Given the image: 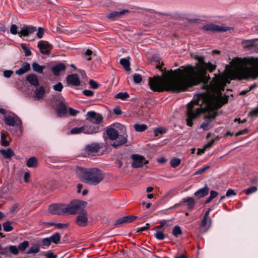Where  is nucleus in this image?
I'll return each instance as SVG.
<instances>
[{"instance_id":"nucleus-1","label":"nucleus","mask_w":258,"mask_h":258,"mask_svg":"<svg viewBox=\"0 0 258 258\" xmlns=\"http://www.w3.org/2000/svg\"><path fill=\"white\" fill-rule=\"evenodd\" d=\"M194 58L198 60L195 67L182 66L174 71H166L165 68L163 69L162 66L157 64L156 68L162 72V76H155L150 78L149 80L150 88L159 92L164 91L184 92L201 82L204 84L207 92L195 96L187 104L186 124L189 126H192V120L204 112H208L205 119L215 118L217 115L215 110L228 101V97L223 99L222 93L226 84L229 83L228 80L220 74L215 75L208 85L211 78L207 75V71L213 72L216 65L205 62L204 56L196 55Z\"/></svg>"},{"instance_id":"nucleus-2","label":"nucleus","mask_w":258,"mask_h":258,"mask_svg":"<svg viewBox=\"0 0 258 258\" xmlns=\"http://www.w3.org/2000/svg\"><path fill=\"white\" fill-rule=\"evenodd\" d=\"M233 80H253L258 78V58L253 57L240 59L231 73Z\"/></svg>"},{"instance_id":"nucleus-3","label":"nucleus","mask_w":258,"mask_h":258,"mask_svg":"<svg viewBox=\"0 0 258 258\" xmlns=\"http://www.w3.org/2000/svg\"><path fill=\"white\" fill-rule=\"evenodd\" d=\"M106 133L110 140L115 141L111 144L115 148L127 142L126 128L124 125L119 123L113 124L106 130Z\"/></svg>"},{"instance_id":"nucleus-4","label":"nucleus","mask_w":258,"mask_h":258,"mask_svg":"<svg viewBox=\"0 0 258 258\" xmlns=\"http://www.w3.org/2000/svg\"><path fill=\"white\" fill-rule=\"evenodd\" d=\"M104 178L103 172L98 168H91L84 171L82 178L84 182L90 185H96Z\"/></svg>"},{"instance_id":"nucleus-5","label":"nucleus","mask_w":258,"mask_h":258,"mask_svg":"<svg viewBox=\"0 0 258 258\" xmlns=\"http://www.w3.org/2000/svg\"><path fill=\"white\" fill-rule=\"evenodd\" d=\"M85 201L80 200H75L71 202L69 204L65 205L66 214H75L77 213H80L81 210H84L83 208L87 205Z\"/></svg>"},{"instance_id":"nucleus-6","label":"nucleus","mask_w":258,"mask_h":258,"mask_svg":"<svg viewBox=\"0 0 258 258\" xmlns=\"http://www.w3.org/2000/svg\"><path fill=\"white\" fill-rule=\"evenodd\" d=\"M100 131V128L99 126L84 125L81 127H75L72 128L70 131V134L72 135L80 134L81 133L93 134L97 133Z\"/></svg>"},{"instance_id":"nucleus-7","label":"nucleus","mask_w":258,"mask_h":258,"mask_svg":"<svg viewBox=\"0 0 258 258\" xmlns=\"http://www.w3.org/2000/svg\"><path fill=\"white\" fill-rule=\"evenodd\" d=\"M5 123L9 126H18L21 129L22 127V121L20 118L14 114H7L4 116Z\"/></svg>"},{"instance_id":"nucleus-8","label":"nucleus","mask_w":258,"mask_h":258,"mask_svg":"<svg viewBox=\"0 0 258 258\" xmlns=\"http://www.w3.org/2000/svg\"><path fill=\"white\" fill-rule=\"evenodd\" d=\"M202 29L206 31L222 32L229 31L231 29V28L224 25H218L214 24H208L204 25Z\"/></svg>"},{"instance_id":"nucleus-9","label":"nucleus","mask_w":258,"mask_h":258,"mask_svg":"<svg viewBox=\"0 0 258 258\" xmlns=\"http://www.w3.org/2000/svg\"><path fill=\"white\" fill-rule=\"evenodd\" d=\"M241 44L246 50L258 52V38L243 40Z\"/></svg>"},{"instance_id":"nucleus-10","label":"nucleus","mask_w":258,"mask_h":258,"mask_svg":"<svg viewBox=\"0 0 258 258\" xmlns=\"http://www.w3.org/2000/svg\"><path fill=\"white\" fill-rule=\"evenodd\" d=\"M132 159L133 160L132 166L134 168H139L146 164L148 161L142 156L137 154H134L132 156Z\"/></svg>"},{"instance_id":"nucleus-11","label":"nucleus","mask_w":258,"mask_h":258,"mask_svg":"<svg viewBox=\"0 0 258 258\" xmlns=\"http://www.w3.org/2000/svg\"><path fill=\"white\" fill-rule=\"evenodd\" d=\"M49 212L54 215H64L65 213V205L52 204L49 206Z\"/></svg>"},{"instance_id":"nucleus-12","label":"nucleus","mask_w":258,"mask_h":258,"mask_svg":"<svg viewBox=\"0 0 258 258\" xmlns=\"http://www.w3.org/2000/svg\"><path fill=\"white\" fill-rule=\"evenodd\" d=\"M101 148L100 145L96 143H93L87 145L85 148L86 152L91 156L98 155V152Z\"/></svg>"},{"instance_id":"nucleus-13","label":"nucleus","mask_w":258,"mask_h":258,"mask_svg":"<svg viewBox=\"0 0 258 258\" xmlns=\"http://www.w3.org/2000/svg\"><path fill=\"white\" fill-rule=\"evenodd\" d=\"M88 222L87 212L85 210H81L76 218V223L82 227L85 226Z\"/></svg>"},{"instance_id":"nucleus-14","label":"nucleus","mask_w":258,"mask_h":258,"mask_svg":"<svg viewBox=\"0 0 258 258\" xmlns=\"http://www.w3.org/2000/svg\"><path fill=\"white\" fill-rule=\"evenodd\" d=\"M36 31V28L32 26L24 25L21 28L20 31L18 33V34L21 37L22 36L27 37L34 33Z\"/></svg>"},{"instance_id":"nucleus-15","label":"nucleus","mask_w":258,"mask_h":258,"mask_svg":"<svg viewBox=\"0 0 258 258\" xmlns=\"http://www.w3.org/2000/svg\"><path fill=\"white\" fill-rule=\"evenodd\" d=\"M88 118H87L91 122L99 124L103 120L102 115L94 111H89L87 112Z\"/></svg>"},{"instance_id":"nucleus-16","label":"nucleus","mask_w":258,"mask_h":258,"mask_svg":"<svg viewBox=\"0 0 258 258\" xmlns=\"http://www.w3.org/2000/svg\"><path fill=\"white\" fill-rule=\"evenodd\" d=\"M38 47L40 51L43 54H48L50 53L51 49L50 44L46 41H40L38 43Z\"/></svg>"},{"instance_id":"nucleus-17","label":"nucleus","mask_w":258,"mask_h":258,"mask_svg":"<svg viewBox=\"0 0 258 258\" xmlns=\"http://www.w3.org/2000/svg\"><path fill=\"white\" fill-rule=\"evenodd\" d=\"M67 80L69 84L78 86L80 85V81L78 75L72 74L68 75L67 78Z\"/></svg>"},{"instance_id":"nucleus-18","label":"nucleus","mask_w":258,"mask_h":258,"mask_svg":"<svg viewBox=\"0 0 258 258\" xmlns=\"http://www.w3.org/2000/svg\"><path fill=\"white\" fill-rule=\"evenodd\" d=\"M56 111L57 116L59 117L64 116L67 113V106L63 102H60L57 106Z\"/></svg>"},{"instance_id":"nucleus-19","label":"nucleus","mask_w":258,"mask_h":258,"mask_svg":"<svg viewBox=\"0 0 258 258\" xmlns=\"http://www.w3.org/2000/svg\"><path fill=\"white\" fill-rule=\"evenodd\" d=\"M127 10H122L119 12H113L109 14L107 17V18L111 20H115L117 18H120L123 15L126 13H128Z\"/></svg>"},{"instance_id":"nucleus-20","label":"nucleus","mask_w":258,"mask_h":258,"mask_svg":"<svg viewBox=\"0 0 258 258\" xmlns=\"http://www.w3.org/2000/svg\"><path fill=\"white\" fill-rule=\"evenodd\" d=\"M65 69V65L62 63H59L53 66L51 70L53 74L55 76H57L59 75L61 71H64Z\"/></svg>"},{"instance_id":"nucleus-21","label":"nucleus","mask_w":258,"mask_h":258,"mask_svg":"<svg viewBox=\"0 0 258 258\" xmlns=\"http://www.w3.org/2000/svg\"><path fill=\"white\" fill-rule=\"evenodd\" d=\"M212 223V219L211 217H203L202 220L201 226L204 229V232H206L211 226Z\"/></svg>"},{"instance_id":"nucleus-22","label":"nucleus","mask_w":258,"mask_h":258,"mask_svg":"<svg viewBox=\"0 0 258 258\" xmlns=\"http://www.w3.org/2000/svg\"><path fill=\"white\" fill-rule=\"evenodd\" d=\"M30 70V64L26 62L23 63L21 67L16 71V74L22 75Z\"/></svg>"},{"instance_id":"nucleus-23","label":"nucleus","mask_w":258,"mask_h":258,"mask_svg":"<svg viewBox=\"0 0 258 258\" xmlns=\"http://www.w3.org/2000/svg\"><path fill=\"white\" fill-rule=\"evenodd\" d=\"M27 81L31 85L34 86H38L39 85V81L36 75L31 74L29 75L26 78Z\"/></svg>"},{"instance_id":"nucleus-24","label":"nucleus","mask_w":258,"mask_h":258,"mask_svg":"<svg viewBox=\"0 0 258 258\" xmlns=\"http://www.w3.org/2000/svg\"><path fill=\"white\" fill-rule=\"evenodd\" d=\"M209 188L207 185L204 187L201 188L198 190L195 193V195L199 198H203L208 194Z\"/></svg>"},{"instance_id":"nucleus-25","label":"nucleus","mask_w":258,"mask_h":258,"mask_svg":"<svg viewBox=\"0 0 258 258\" xmlns=\"http://www.w3.org/2000/svg\"><path fill=\"white\" fill-rule=\"evenodd\" d=\"M0 153L6 159H10L14 155V152L11 148L6 150L2 149L0 150Z\"/></svg>"},{"instance_id":"nucleus-26","label":"nucleus","mask_w":258,"mask_h":258,"mask_svg":"<svg viewBox=\"0 0 258 258\" xmlns=\"http://www.w3.org/2000/svg\"><path fill=\"white\" fill-rule=\"evenodd\" d=\"M181 203H185L188 209H192L195 205V201L192 198L187 197L182 200Z\"/></svg>"},{"instance_id":"nucleus-27","label":"nucleus","mask_w":258,"mask_h":258,"mask_svg":"<svg viewBox=\"0 0 258 258\" xmlns=\"http://www.w3.org/2000/svg\"><path fill=\"white\" fill-rule=\"evenodd\" d=\"M32 67L33 71L38 74L43 73V70L46 68L45 66L39 65L38 63L36 62H34L32 63Z\"/></svg>"},{"instance_id":"nucleus-28","label":"nucleus","mask_w":258,"mask_h":258,"mask_svg":"<svg viewBox=\"0 0 258 258\" xmlns=\"http://www.w3.org/2000/svg\"><path fill=\"white\" fill-rule=\"evenodd\" d=\"M35 99L36 100H39L42 99L45 93V90L43 86L40 87L39 88L37 89L35 92Z\"/></svg>"},{"instance_id":"nucleus-29","label":"nucleus","mask_w":258,"mask_h":258,"mask_svg":"<svg viewBox=\"0 0 258 258\" xmlns=\"http://www.w3.org/2000/svg\"><path fill=\"white\" fill-rule=\"evenodd\" d=\"M27 167L29 168H34L37 166V160L35 157H32L27 160Z\"/></svg>"},{"instance_id":"nucleus-30","label":"nucleus","mask_w":258,"mask_h":258,"mask_svg":"<svg viewBox=\"0 0 258 258\" xmlns=\"http://www.w3.org/2000/svg\"><path fill=\"white\" fill-rule=\"evenodd\" d=\"M120 63L126 71L131 70L130 61L128 58H123L120 59Z\"/></svg>"},{"instance_id":"nucleus-31","label":"nucleus","mask_w":258,"mask_h":258,"mask_svg":"<svg viewBox=\"0 0 258 258\" xmlns=\"http://www.w3.org/2000/svg\"><path fill=\"white\" fill-rule=\"evenodd\" d=\"M51 242L55 244H58L60 240V235L59 233L56 232L49 237Z\"/></svg>"},{"instance_id":"nucleus-32","label":"nucleus","mask_w":258,"mask_h":258,"mask_svg":"<svg viewBox=\"0 0 258 258\" xmlns=\"http://www.w3.org/2000/svg\"><path fill=\"white\" fill-rule=\"evenodd\" d=\"M171 220H163L160 221V225L156 226L155 227L156 229H161L163 228L167 227L169 226V222Z\"/></svg>"},{"instance_id":"nucleus-33","label":"nucleus","mask_w":258,"mask_h":258,"mask_svg":"<svg viewBox=\"0 0 258 258\" xmlns=\"http://www.w3.org/2000/svg\"><path fill=\"white\" fill-rule=\"evenodd\" d=\"M130 97L129 94L127 92H119L116 94L114 98L117 99H120L122 100H125L126 99Z\"/></svg>"},{"instance_id":"nucleus-34","label":"nucleus","mask_w":258,"mask_h":258,"mask_svg":"<svg viewBox=\"0 0 258 258\" xmlns=\"http://www.w3.org/2000/svg\"><path fill=\"white\" fill-rule=\"evenodd\" d=\"M7 135L4 133H1V145L3 146L7 147L10 145L9 142L6 140Z\"/></svg>"},{"instance_id":"nucleus-35","label":"nucleus","mask_w":258,"mask_h":258,"mask_svg":"<svg viewBox=\"0 0 258 258\" xmlns=\"http://www.w3.org/2000/svg\"><path fill=\"white\" fill-rule=\"evenodd\" d=\"M181 163V160L179 158H174L170 161L171 166L173 168H176Z\"/></svg>"},{"instance_id":"nucleus-36","label":"nucleus","mask_w":258,"mask_h":258,"mask_svg":"<svg viewBox=\"0 0 258 258\" xmlns=\"http://www.w3.org/2000/svg\"><path fill=\"white\" fill-rule=\"evenodd\" d=\"M172 234L174 236L178 237L182 234V230L180 226L176 225L174 227L172 231Z\"/></svg>"},{"instance_id":"nucleus-37","label":"nucleus","mask_w":258,"mask_h":258,"mask_svg":"<svg viewBox=\"0 0 258 258\" xmlns=\"http://www.w3.org/2000/svg\"><path fill=\"white\" fill-rule=\"evenodd\" d=\"M40 251L39 245H34L31 246L27 251V254L36 253Z\"/></svg>"},{"instance_id":"nucleus-38","label":"nucleus","mask_w":258,"mask_h":258,"mask_svg":"<svg viewBox=\"0 0 258 258\" xmlns=\"http://www.w3.org/2000/svg\"><path fill=\"white\" fill-rule=\"evenodd\" d=\"M147 126L145 124H136L134 125V128L137 132H143L145 131Z\"/></svg>"},{"instance_id":"nucleus-39","label":"nucleus","mask_w":258,"mask_h":258,"mask_svg":"<svg viewBox=\"0 0 258 258\" xmlns=\"http://www.w3.org/2000/svg\"><path fill=\"white\" fill-rule=\"evenodd\" d=\"M4 230L6 232H10L13 229L10 221H7L3 224Z\"/></svg>"},{"instance_id":"nucleus-40","label":"nucleus","mask_w":258,"mask_h":258,"mask_svg":"<svg viewBox=\"0 0 258 258\" xmlns=\"http://www.w3.org/2000/svg\"><path fill=\"white\" fill-rule=\"evenodd\" d=\"M154 133L155 136L157 137L159 134L166 133V130L164 127H159L154 130Z\"/></svg>"},{"instance_id":"nucleus-41","label":"nucleus","mask_w":258,"mask_h":258,"mask_svg":"<svg viewBox=\"0 0 258 258\" xmlns=\"http://www.w3.org/2000/svg\"><path fill=\"white\" fill-rule=\"evenodd\" d=\"M29 244L28 241H24L19 244L18 248L20 251H23L29 246Z\"/></svg>"},{"instance_id":"nucleus-42","label":"nucleus","mask_w":258,"mask_h":258,"mask_svg":"<svg viewBox=\"0 0 258 258\" xmlns=\"http://www.w3.org/2000/svg\"><path fill=\"white\" fill-rule=\"evenodd\" d=\"M133 80L135 83L139 84L142 81V77L138 74H135L133 75Z\"/></svg>"},{"instance_id":"nucleus-43","label":"nucleus","mask_w":258,"mask_h":258,"mask_svg":"<svg viewBox=\"0 0 258 258\" xmlns=\"http://www.w3.org/2000/svg\"><path fill=\"white\" fill-rule=\"evenodd\" d=\"M9 250L11 253L14 255L19 254V248L15 245H10L9 246Z\"/></svg>"},{"instance_id":"nucleus-44","label":"nucleus","mask_w":258,"mask_h":258,"mask_svg":"<svg viewBox=\"0 0 258 258\" xmlns=\"http://www.w3.org/2000/svg\"><path fill=\"white\" fill-rule=\"evenodd\" d=\"M155 237L158 240H163L165 238V235L162 231H158L154 234Z\"/></svg>"},{"instance_id":"nucleus-45","label":"nucleus","mask_w":258,"mask_h":258,"mask_svg":"<svg viewBox=\"0 0 258 258\" xmlns=\"http://www.w3.org/2000/svg\"><path fill=\"white\" fill-rule=\"evenodd\" d=\"M211 121L207 122H204L201 125V127L202 128L204 131H208L211 128L210 125Z\"/></svg>"},{"instance_id":"nucleus-46","label":"nucleus","mask_w":258,"mask_h":258,"mask_svg":"<svg viewBox=\"0 0 258 258\" xmlns=\"http://www.w3.org/2000/svg\"><path fill=\"white\" fill-rule=\"evenodd\" d=\"M248 116L256 117L258 116V105L255 108H253L248 113Z\"/></svg>"},{"instance_id":"nucleus-47","label":"nucleus","mask_w":258,"mask_h":258,"mask_svg":"<svg viewBox=\"0 0 258 258\" xmlns=\"http://www.w3.org/2000/svg\"><path fill=\"white\" fill-rule=\"evenodd\" d=\"M21 47H22V48L23 51L25 53V56H30L31 55V53H32L31 51L24 44H21Z\"/></svg>"},{"instance_id":"nucleus-48","label":"nucleus","mask_w":258,"mask_h":258,"mask_svg":"<svg viewBox=\"0 0 258 258\" xmlns=\"http://www.w3.org/2000/svg\"><path fill=\"white\" fill-rule=\"evenodd\" d=\"M257 190V187L256 186H253L247 189H246L244 191L246 195H249L252 193L255 192Z\"/></svg>"},{"instance_id":"nucleus-49","label":"nucleus","mask_w":258,"mask_h":258,"mask_svg":"<svg viewBox=\"0 0 258 258\" xmlns=\"http://www.w3.org/2000/svg\"><path fill=\"white\" fill-rule=\"evenodd\" d=\"M122 217L125 223H130L134 221L137 217L135 216H127Z\"/></svg>"},{"instance_id":"nucleus-50","label":"nucleus","mask_w":258,"mask_h":258,"mask_svg":"<svg viewBox=\"0 0 258 258\" xmlns=\"http://www.w3.org/2000/svg\"><path fill=\"white\" fill-rule=\"evenodd\" d=\"M51 242V240L49 238H45L42 240V244L44 246L49 247Z\"/></svg>"},{"instance_id":"nucleus-51","label":"nucleus","mask_w":258,"mask_h":258,"mask_svg":"<svg viewBox=\"0 0 258 258\" xmlns=\"http://www.w3.org/2000/svg\"><path fill=\"white\" fill-rule=\"evenodd\" d=\"M18 27L15 24H12L10 28V32L11 34L13 35H16L18 34V32L17 31Z\"/></svg>"},{"instance_id":"nucleus-52","label":"nucleus","mask_w":258,"mask_h":258,"mask_svg":"<svg viewBox=\"0 0 258 258\" xmlns=\"http://www.w3.org/2000/svg\"><path fill=\"white\" fill-rule=\"evenodd\" d=\"M53 89L55 91L60 92L63 89V85L60 82H58L53 86Z\"/></svg>"},{"instance_id":"nucleus-53","label":"nucleus","mask_w":258,"mask_h":258,"mask_svg":"<svg viewBox=\"0 0 258 258\" xmlns=\"http://www.w3.org/2000/svg\"><path fill=\"white\" fill-rule=\"evenodd\" d=\"M89 84L90 85L91 88L93 89H96L98 87V85L97 83L93 80H90L89 81Z\"/></svg>"},{"instance_id":"nucleus-54","label":"nucleus","mask_w":258,"mask_h":258,"mask_svg":"<svg viewBox=\"0 0 258 258\" xmlns=\"http://www.w3.org/2000/svg\"><path fill=\"white\" fill-rule=\"evenodd\" d=\"M209 167V166H205L202 168H201L196 172L195 174L197 175L202 174L204 172H205L207 169H208Z\"/></svg>"},{"instance_id":"nucleus-55","label":"nucleus","mask_w":258,"mask_h":258,"mask_svg":"<svg viewBox=\"0 0 258 258\" xmlns=\"http://www.w3.org/2000/svg\"><path fill=\"white\" fill-rule=\"evenodd\" d=\"M83 94L88 97H91L93 96L94 95V92L90 90H84L83 91Z\"/></svg>"},{"instance_id":"nucleus-56","label":"nucleus","mask_w":258,"mask_h":258,"mask_svg":"<svg viewBox=\"0 0 258 258\" xmlns=\"http://www.w3.org/2000/svg\"><path fill=\"white\" fill-rule=\"evenodd\" d=\"M44 34V29L41 27H39L38 30V32L36 34L37 37L38 38H41L43 37Z\"/></svg>"},{"instance_id":"nucleus-57","label":"nucleus","mask_w":258,"mask_h":258,"mask_svg":"<svg viewBox=\"0 0 258 258\" xmlns=\"http://www.w3.org/2000/svg\"><path fill=\"white\" fill-rule=\"evenodd\" d=\"M11 213L17 212L18 211V204H14L10 209Z\"/></svg>"},{"instance_id":"nucleus-58","label":"nucleus","mask_w":258,"mask_h":258,"mask_svg":"<svg viewBox=\"0 0 258 258\" xmlns=\"http://www.w3.org/2000/svg\"><path fill=\"white\" fill-rule=\"evenodd\" d=\"M92 54V51L90 50V49H87L86 51V53H85V54L86 55V59L87 60H91V54Z\"/></svg>"},{"instance_id":"nucleus-59","label":"nucleus","mask_w":258,"mask_h":258,"mask_svg":"<svg viewBox=\"0 0 258 258\" xmlns=\"http://www.w3.org/2000/svg\"><path fill=\"white\" fill-rule=\"evenodd\" d=\"M47 258H56V255L52 252H46L44 254Z\"/></svg>"},{"instance_id":"nucleus-60","label":"nucleus","mask_w":258,"mask_h":258,"mask_svg":"<svg viewBox=\"0 0 258 258\" xmlns=\"http://www.w3.org/2000/svg\"><path fill=\"white\" fill-rule=\"evenodd\" d=\"M13 72L11 70L5 71L4 72V76L6 78H10L13 74Z\"/></svg>"},{"instance_id":"nucleus-61","label":"nucleus","mask_w":258,"mask_h":258,"mask_svg":"<svg viewBox=\"0 0 258 258\" xmlns=\"http://www.w3.org/2000/svg\"><path fill=\"white\" fill-rule=\"evenodd\" d=\"M235 195H236V193L234 191V190L229 189L227 191L225 196L229 197L231 196H235Z\"/></svg>"},{"instance_id":"nucleus-62","label":"nucleus","mask_w":258,"mask_h":258,"mask_svg":"<svg viewBox=\"0 0 258 258\" xmlns=\"http://www.w3.org/2000/svg\"><path fill=\"white\" fill-rule=\"evenodd\" d=\"M69 111L70 114L72 116H75L78 112V111H77V110L73 109L71 107L69 108Z\"/></svg>"},{"instance_id":"nucleus-63","label":"nucleus","mask_w":258,"mask_h":258,"mask_svg":"<svg viewBox=\"0 0 258 258\" xmlns=\"http://www.w3.org/2000/svg\"><path fill=\"white\" fill-rule=\"evenodd\" d=\"M0 254L2 255H7L8 254V252L6 250V248H4L0 244Z\"/></svg>"},{"instance_id":"nucleus-64","label":"nucleus","mask_w":258,"mask_h":258,"mask_svg":"<svg viewBox=\"0 0 258 258\" xmlns=\"http://www.w3.org/2000/svg\"><path fill=\"white\" fill-rule=\"evenodd\" d=\"M248 132V130L247 128H245L243 130H241L237 132L235 134L236 136H239L245 134Z\"/></svg>"}]
</instances>
